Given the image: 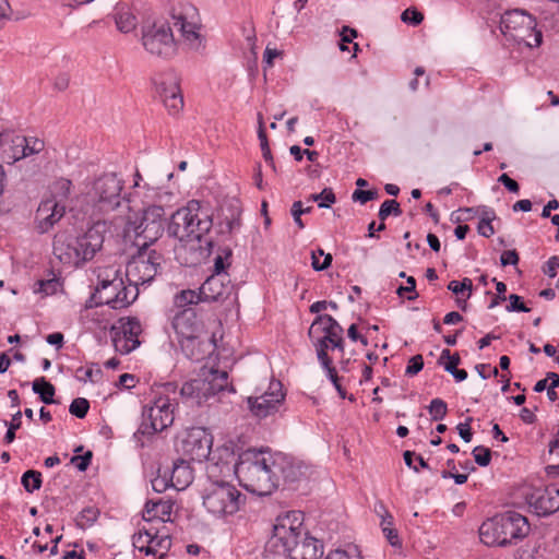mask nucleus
<instances>
[{
    "instance_id": "f257e3e1",
    "label": "nucleus",
    "mask_w": 559,
    "mask_h": 559,
    "mask_svg": "<svg viewBox=\"0 0 559 559\" xmlns=\"http://www.w3.org/2000/svg\"><path fill=\"white\" fill-rule=\"evenodd\" d=\"M213 221L207 209L203 207L197 200H192L187 206L178 209L170 217L168 235L179 240L175 247L177 259L182 264H194L195 261L181 259V252L187 250L197 251L201 249L202 237L212 228Z\"/></svg>"
},
{
    "instance_id": "f03ea898",
    "label": "nucleus",
    "mask_w": 559,
    "mask_h": 559,
    "mask_svg": "<svg viewBox=\"0 0 559 559\" xmlns=\"http://www.w3.org/2000/svg\"><path fill=\"white\" fill-rule=\"evenodd\" d=\"M274 471V455L263 450L243 451L235 464L240 485L258 496L271 495L277 488Z\"/></svg>"
},
{
    "instance_id": "7ed1b4c3",
    "label": "nucleus",
    "mask_w": 559,
    "mask_h": 559,
    "mask_svg": "<svg viewBox=\"0 0 559 559\" xmlns=\"http://www.w3.org/2000/svg\"><path fill=\"white\" fill-rule=\"evenodd\" d=\"M107 231V222L97 221L82 236L58 235L53 240V255L61 263L78 267L102 249Z\"/></svg>"
},
{
    "instance_id": "20e7f679",
    "label": "nucleus",
    "mask_w": 559,
    "mask_h": 559,
    "mask_svg": "<svg viewBox=\"0 0 559 559\" xmlns=\"http://www.w3.org/2000/svg\"><path fill=\"white\" fill-rule=\"evenodd\" d=\"M530 531V523L524 515L516 511H507L483 522L479 538L487 546L507 547L516 545Z\"/></svg>"
},
{
    "instance_id": "39448f33",
    "label": "nucleus",
    "mask_w": 559,
    "mask_h": 559,
    "mask_svg": "<svg viewBox=\"0 0 559 559\" xmlns=\"http://www.w3.org/2000/svg\"><path fill=\"white\" fill-rule=\"evenodd\" d=\"M124 181L116 173L97 177L86 193V201L94 214H110L121 209L129 210V200L122 194Z\"/></svg>"
},
{
    "instance_id": "423d86ee",
    "label": "nucleus",
    "mask_w": 559,
    "mask_h": 559,
    "mask_svg": "<svg viewBox=\"0 0 559 559\" xmlns=\"http://www.w3.org/2000/svg\"><path fill=\"white\" fill-rule=\"evenodd\" d=\"M177 385L173 382L164 383L155 392L152 405L143 411V421L139 431L143 435H154L169 427L174 421V403L168 396L176 393Z\"/></svg>"
},
{
    "instance_id": "0eeeda50",
    "label": "nucleus",
    "mask_w": 559,
    "mask_h": 559,
    "mask_svg": "<svg viewBox=\"0 0 559 559\" xmlns=\"http://www.w3.org/2000/svg\"><path fill=\"white\" fill-rule=\"evenodd\" d=\"M204 508L216 516L231 515L245 503L246 496L235 485L224 480H211L202 493Z\"/></svg>"
},
{
    "instance_id": "6e6552de",
    "label": "nucleus",
    "mask_w": 559,
    "mask_h": 559,
    "mask_svg": "<svg viewBox=\"0 0 559 559\" xmlns=\"http://www.w3.org/2000/svg\"><path fill=\"white\" fill-rule=\"evenodd\" d=\"M138 251L129 260L126 266V277L132 289H139L140 285L151 283L162 271L164 257L155 249L139 245Z\"/></svg>"
},
{
    "instance_id": "1a4fd4ad",
    "label": "nucleus",
    "mask_w": 559,
    "mask_h": 559,
    "mask_svg": "<svg viewBox=\"0 0 559 559\" xmlns=\"http://www.w3.org/2000/svg\"><path fill=\"white\" fill-rule=\"evenodd\" d=\"M139 289L127 287L119 271H114V277L102 278L90 298V307L107 305L112 309H122L131 305L138 297Z\"/></svg>"
},
{
    "instance_id": "9d476101",
    "label": "nucleus",
    "mask_w": 559,
    "mask_h": 559,
    "mask_svg": "<svg viewBox=\"0 0 559 559\" xmlns=\"http://www.w3.org/2000/svg\"><path fill=\"white\" fill-rule=\"evenodd\" d=\"M228 388V373L211 369L201 377L192 379L180 389L181 397L191 405L201 406L210 397Z\"/></svg>"
},
{
    "instance_id": "9b49d317",
    "label": "nucleus",
    "mask_w": 559,
    "mask_h": 559,
    "mask_svg": "<svg viewBox=\"0 0 559 559\" xmlns=\"http://www.w3.org/2000/svg\"><path fill=\"white\" fill-rule=\"evenodd\" d=\"M536 25L535 17L522 9L508 10L500 20V29L504 35L528 47H537L542 44L543 34Z\"/></svg>"
},
{
    "instance_id": "f8f14e48",
    "label": "nucleus",
    "mask_w": 559,
    "mask_h": 559,
    "mask_svg": "<svg viewBox=\"0 0 559 559\" xmlns=\"http://www.w3.org/2000/svg\"><path fill=\"white\" fill-rule=\"evenodd\" d=\"M142 44L147 52L163 58L171 57L176 51L173 31L167 24H153L144 28Z\"/></svg>"
},
{
    "instance_id": "ddd939ff",
    "label": "nucleus",
    "mask_w": 559,
    "mask_h": 559,
    "mask_svg": "<svg viewBox=\"0 0 559 559\" xmlns=\"http://www.w3.org/2000/svg\"><path fill=\"white\" fill-rule=\"evenodd\" d=\"M165 210L162 205H150L143 211L140 225L136 227L135 246L151 247L164 233Z\"/></svg>"
},
{
    "instance_id": "4468645a",
    "label": "nucleus",
    "mask_w": 559,
    "mask_h": 559,
    "mask_svg": "<svg viewBox=\"0 0 559 559\" xmlns=\"http://www.w3.org/2000/svg\"><path fill=\"white\" fill-rule=\"evenodd\" d=\"M285 400L283 385L277 380H272L269 390L259 396H249L247 404L252 415L259 419L266 418L278 412Z\"/></svg>"
},
{
    "instance_id": "2eb2a0df",
    "label": "nucleus",
    "mask_w": 559,
    "mask_h": 559,
    "mask_svg": "<svg viewBox=\"0 0 559 559\" xmlns=\"http://www.w3.org/2000/svg\"><path fill=\"white\" fill-rule=\"evenodd\" d=\"M156 93L170 115L178 114L183 108V97L179 80L175 72L168 71L154 79Z\"/></svg>"
},
{
    "instance_id": "dca6fc26",
    "label": "nucleus",
    "mask_w": 559,
    "mask_h": 559,
    "mask_svg": "<svg viewBox=\"0 0 559 559\" xmlns=\"http://www.w3.org/2000/svg\"><path fill=\"white\" fill-rule=\"evenodd\" d=\"M526 502L536 515L548 516L559 510V486L534 488L526 495Z\"/></svg>"
},
{
    "instance_id": "f3484780",
    "label": "nucleus",
    "mask_w": 559,
    "mask_h": 559,
    "mask_svg": "<svg viewBox=\"0 0 559 559\" xmlns=\"http://www.w3.org/2000/svg\"><path fill=\"white\" fill-rule=\"evenodd\" d=\"M121 326L112 329V343L120 354H129L140 345L139 335L142 326L136 318L121 319Z\"/></svg>"
},
{
    "instance_id": "a211bd4d",
    "label": "nucleus",
    "mask_w": 559,
    "mask_h": 559,
    "mask_svg": "<svg viewBox=\"0 0 559 559\" xmlns=\"http://www.w3.org/2000/svg\"><path fill=\"white\" fill-rule=\"evenodd\" d=\"M169 319L171 328L177 336V340L187 338V336L202 333L204 324L198 318L194 308H186L182 310H169Z\"/></svg>"
},
{
    "instance_id": "6ab92c4d",
    "label": "nucleus",
    "mask_w": 559,
    "mask_h": 559,
    "mask_svg": "<svg viewBox=\"0 0 559 559\" xmlns=\"http://www.w3.org/2000/svg\"><path fill=\"white\" fill-rule=\"evenodd\" d=\"M178 342L185 356L195 361L203 360L216 348L213 335H209L205 330Z\"/></svg>"
},
{
    "instance_id": "aec40b11",
    "label": "nucleus",
    "mask_w": 559,
    "mask_h": 559,
    "mask_svg": "<svg viewBox=\"0 0 559 559\" xmlns=\"http://www.w3.org/2000/svg\"><path fill=\"white\" fill-rule=\"evenodd\" d=\"M198 290L202 302H222L231 295L234 285L228 275L212 274Z\"/></svg>"
},
{
    "instance_id": "412c9836",
    "label": "nucleus",
    "mask_w": 559,
    "mask_h": 559,
    "mask_svg": "<svg viewBox=\"0 0 559 559\" xmlns=\"http://www.w3.org/2000/svg\"><path fill=\"white\" fill-rule=\"evenodd\" d=\"M301 531L289 521V518L280 520L273 527V535L270 543L274 547H282L283 552L289 556L296 548Z\"/></svg>"
},
{
    "instance_id": "4be33fe9",
    "label": "nucleus",
    "mask_w": 559,
    "mask_h": 559,
    "mask_svg": "<svg viewBox=\"0 0 559 559\" xmlns=\"http://www.w3.org/2000/svg\"><path fill=\"white\" fill-rule=\"evenodd\" d=\"M64 213V204L53 202L52 200L41 201L35 216L36 229L40 234L49 231L63 217Z\"/></svg>"
},
{
    "instance_id": "5701e85b",
    "label": "nucleus",
    "mask_w": 559,
    "mask_h": 559,
    "mask_svg": "<svg viewBox=\"0 0 559 559\" xmlns=\"http://www.w3.org/2000/svg\"><path fill=\"white\" fill-rule=\"evenodd\" d=\"M274 469L277 486L281 478L287 484H295L306 476V467L302 463L281 453L274 454Z\"/></svg>"
},
{
    "instance_id": "b1692460",
    "label": "nucleus",
    "mask_w": 559,
    "mask_h": 559,
    "mask_svg": "<svg viewBox=\"0 0 559 559\" xmlns=\"http://www.w3.org/2000/svg\"><path fill=\"white\" fill-rule=\"evenodd\" d=\"M320 333H323V335L314 334L313 338H311L312 345L319 362L329 366V361L332 360L328 354L330 344L343 336L344 329L340 323H335L334 326L322 328Z\"/></svg>"
},
{
    "instance_id": "393cba45",
    "label": "nucleus",
    "mask_w": 559,
    "mask_h": 559,
    "mask_svg": "<svg viewBox=\"0 0 559 559\" xmlns=\"http://www.w3.org/2000/svg\"><path fill=\"white\" fill-rule=\"evenodd\" d=\"M174 26L181 33L185 44L192 50H199L202 47V36L198 32L194 23L188 22L185 16H174Z\"/></svg>"
},
{
    "instance_id": "a878e982",
    "label": "nucleus",
    "mask_w": 559,
    "mask_h": 559,
    "mask_svg": "<svg viewBox=\"0 0 559 559\" xmlns=\"http://www.w3.org/2000/svg\"><path fill=\"white\" fill-rule=\"evenodd\" d=\"M323 555V544L321 540L305 536L299 540L293 554L292 559H319Z\"/></svg>"
},
{
    "instance_id": "bb28decb",
    "label": "nucleus",
    "mask_w": 559,
    "mask_h": 559,
    "mask_svg": "<svg viewBox=\"0 0 559 559\" xmlns=\"http://www.w3.org/2000/svg\"><path fill=\"white\" fill-rule=\"evenodd\" d=\"M45 147L44 141L33 136H16L13 140V151L16 160L38 154Z\"/></svg>"
},
{
    "instance_id": "cd10ccee",
    "label": "nucleus",
    "mask_w": 559,
    "mask_h": 559,
    "mask_svg": "<svg viewBox=\"0 0 559 559\" xmlns=\"http://www.w3.org/2000/svg\"><path fill=\"white\" fill-rule=\"evenodd\" d=\"M193 480V472L189 463L185 460H178L174 463L170 476V484L177 490L187 488Z\"/></svg>"
},
{
    "instance_id": "c85d7f7f",
    "label": "nucleus",
    "mask_w": 559,
    "mask_h": 559,
    "mask_svg": "<svg viewBox=\"0 0 559 559\" xmlns=\"http://www.w3.org/2000/svg\"><path fill=\"white\" fill-rule=\"evenodd\" d=\"M186 451L190 453L191 460L202 461L211 453V441L204 436L189 435L185 441Z\"/></svg>"
},
{
    "instance_id": "c756f323",
    "label": "nucleus",
    "mask_w": 559,
    "mask_h": 559,
    "mask_svg": "<svg viewBox=\"0 0 559 559\" xmlns=\"http://www.w3.org/2000/svg\"><path fill=\"white\" fill-rule=\"evenodd\" d=\"M443 359H448V362L444 364V370L451 373L457 382H462L467 379V371L465 369L457 368L461 362V358L457 353L451 355L449 349H443L439 358V364H442Z\"/></svg>"
},
{
    "instance_id": "7c9ffc66",
    "label": "nucleus",
    "mask_w": 559,
    "mask_h": 559,
    "mask_svg": "<svg viewBox=\"0 0 559 559\" xmlns=\"http://www.w3.org/2000/svg\"><path fill=\"white\" fill-rule=\"evenodd\" d=\"M171 510H173V504L167 502V501H163V500L153 501V500H150V501H147L145 503V508H144V511H143V519L145 521H152L155 518L164 520L165 516H169L170 515Z\"/></svg>"
},
{
    "instance_id": "2f4dec72",
    "label": "nucleus",
    "mask_w": 559,
    "mask_h": 559,
    "mask_svg": "<svg viewBox=\"0 0 559 559\" xmlns=\"http://www.w3.org/2000/svg\"><path fill=\"white\" fill-rule=\"evenodd\" d=\"M202 302L199 290L183 289L174 296V305L170 310L193 308V305Z\"/></svg>"
},
{
    "instance_id": "473e14b6",
    "label": "nucleus",
    "mask_w": 559,
    "mask_h": 559,
    "mask_svg": "<svg viewBox=\"0 0 559 559\" xmlns=\"http://www.w3.org/2000/svg\"><path fill=\"white\" fill-rule=\"evenodd\" d=\"M50 189L51 198L49 200L64 204L71 194L72 181L67 178H58L52 182Z\"/></svg>"
},
{
    "instance_id": "72a5a7b5",
    "label": "nucleus",
    "mask_w": 559,
    "mask_h": 559,
    "mask_svg": "<svg viewBox=\"0 0 559 559\" xmlns=\"http://www.w3.org/2000/svg\"><path fill=\"white\" fill-rule=\"evenodd\" d=\"M33 391L34 393L39 395V399L45 404H52L55 403L53 395H55V386L47 381L44 377L36 379L33 382Z\"/></svg>"
},
{
    "instance_id": "f704fd0d",
    "label": "nucleus",
    "mask_w": 559,
    "mask_h": 559,
    "mask_svg": "<svg viewBox=\"0 0 559 559\" xmlns=\"http://www.w3.org/2000/svg\"><path fill=\"white\" fill-rule=\"evenodd\" d=\"M115 22L118 29L122 33H129L135 28L136 19L128 10L119 9L115 14Z\"/></svg>"
},
{
    "instance_id": "c9c22d12",
    "label": "nucleus",
    "mask_w": 559,
    "mask_h": 559,
    "mask_svg": "<svg viewBox=\"0 0 559 559\" xmlns=\"http://www.w3.org/2000/svg\"><path fill=\"white\" fill-rule=\"evenodd\" d=\"M21 483L27 492L33 493L41 487V474L38 471L28 469L22 475Z\"/></svg>"
},
{
    "instance_id": "e433bc0d",
    "label": "nucleus",
    "mask_w": 559,
    "mask_h": 559,
    "mask_svg": "<svg viewBox=\"0 0 559 559\" xmlns=\"http://www.w3.org/2000/svg\"><path fill=\"white\" fill-rule=\"evenodd\" d=\"M320 365L324 369V371L326 372L328 378L333 383V385L336 389L341 399H346L347 397L346 391H345V389L340 383V378H338L337 372H336V370H335V368L333 366V361L330 360L329 361V366H325L324 364H320ZM348 400L350 402H354L355 397L353 395H349Z\"/></svg>"
},
{
    "instance_id": "4c0bfd02",
    "label": "nucleus",
    "mask_w": 559,
    "mask_h": 559,
    "mask_svg": "<svg viewBox=\"0 0 559 559\" xmlns=\"http://www.w3.org/2000/svg\"><path fill=\"white\" fill-rule=\"evenodd\" d=\"M230 258L231 249L228 247L222 248L214 259V274L227 275L225 271L230 265Z\"/></svg>"
},
{
    "instance_id": "58836bf2",
    "label": "nucleus",
    "mask_w": 559,
    "mask_h": 559,
    "mask_svg": "<svg viewBox=\"0 0 559 559\" xmlns=\"http://www.w3.org/2000/svg\"><path fill=\"white\" fill-rule=\"evenodd\" d=\"M380 509L384 511L385 516L382 515L381 526L382 531L392 546L399 544V535L396 530L392 527V516L386 512L383 504H380Z\"/></svg>"
},
{
    "instance_id": "ea45409f",
    "label": "nucleus",
    "mask_w": 559,
    "mask_h": 559,
    "mask_svg": "<svg viewBox=\"0 0 559 559\" xmlns=\"http://www.w3.org/2000/svg\"><path fill=\"white\" fill-rule=\"evenodd\" d=\"M308 201L318 202L319 207L326 209L336 202V197L331 188H324L320 193L311 194Z\"/></svg>"
},
{
    "instance_id": "a19ab883",
    "label": "nucleus",
    "mask_w": 559,
    "mask_h": 559,
    "mask_svg": "<svg viewBox=\"0 0 559 559\" xmlns=\"http://www.w3.org/2000/svg\"><path fill=\"white\" fill-rule=\"evenodd\" d=\"M335 323H338L332 316L330 314H319L312 322L308 335L310 338H313L314 334H320L322 328H331L334 326Z\"/></svg>"
},
{
    "instance_id": "79ce46f5",
    "label": "nucleus",
    "mask_w": 559,
    "mask_h": 559,
    "mask_svg": "<svg viewBox=\"0 0 559 559\" xmlns=\"http://www.w3.org/2000/svg\"><path fill=\"white\" fill-rule=\"evenodd\" d=\"M402 210L400 203L395 200H385L379 210L378 217L384 222L390 215L400 216Z\"/></svg>"
},
{
    "instance_id": "37998d69",
    "label": "nucleus",
    "mask_w": 559,
    "mask_h": 559,
    "mask_svg": "<svg viewBox=\"0 0 559 559\" xmlns=\"http://www.w3.org/2000/svg\"><path fill=\"white\" fill-rule=\"evenodd\" d=\"M428 412L432 420H441L448 413L447 403L443 400L436 397L430 402Z\"/></svg>"
},
{
    "instance_id": "c03bdc74",
    "label": "nucleus",
    "mask_w": 559,
    "mask_h": 559,
    "mask_svg": "<svg viewBox=\"0 0 559 559\" xmlns=\"http://www.w3.org/2000/svg\"><path fill=\"white\" fill-rule=\"evenodd\" d=\"M37 288L35 293H41L45 296L53 295L60 288L61 283L58 278L40 280L37 282Z\"/></svg>"
},
{
    "instance_id": "a18cd8bd",
    "label": "nucleus",
    "mask_w": 559,
    "mask_h": 559,
    "mask_svg": "<svg viewBox=\"0 0 559 559\" xmlns=\"http://www.w3.org/2000/svg\"><path fill=\"white\" fill-rule=\"evenodd\" d=\"M90 409V403L84 397H76L72 401L69 407V412L71 415L82 419L87 415Z\"/></svg>"
},
{
    "instance_id": "49530a36",
    "label": "nucleus",
    "mask_w": 559,
    "mask_h": 559,
    "mask_svg": "<svg viewBox=\"0 0 559 559\" xmlns=\"http://www.w3.org/2000/svg\"><path fill=\"white\" fill-rule=\"evenodd\" d=\"M325 559H361L360 554L356 546H350L348 549H335L328 554Z\"/></svg>"
},
{
    "instance_id": "de8ad7c7",
    "label": "nucleus",
    "mask_w": 559,
    "mask_h": 559,
    "mask_svg": "<svg viewBox=\"0 0 559 559\" xmlns=\"http://www.w3.org/2000/svg\"><path fill=\"white\" fill-rule=\"evenodd\" d=\"M99 511L93 507L85 508L81 511L78 524L79 526L85 528L94 524L96 522Z\"/></svg>"
},
{
    "instance_id": "09e8293b",
    "label": "nucleus",
    "mask_w": 559,
    "mask_h": 559,
    "mask_svg": "<svg viewBox=\"0 0 559 559\" xmlns=\"http://www.w3.org/2000/svg\"><path fill=\"white\" fill-rule=\"evenodd\" d=\"M473 456L475 462L481 466H488L491 461V451L483 445L475 447L473 450Z\"/></svg>"
},
{
    "instance_id": "8fccbe9b",
    "label": "nucleus",
    "mask_w": 559,
    "mask_h": 559,
    "mask_svg": "<svg viewBox=\"0 0 559 559\" xmlns=\"http://www.w3.org/2000/svg\"><path fill=\"white\" fill-rule=\"evenodd\" d=\"M103 376V372L100 368H96L95 370L93 368L84 369L82 367L76 369V378L81 381L86 382L87 380L92 382H97Z\"/></svg>"
},
{
    "instance_id": "3c124183",
    "label": "nucleus",
    "mask_w": 559,
    "mask_h": 559,
    "mask_svg": "<svg viewBox=\"0 0 559 559\" xmlns=\"http://www.w3.org/2000/svg\"><path fill=\"white\" fill-rule=\"evenodd\" d=\"M401 20L406 24L416 26L421 23L424 15L415 8H408L402 13Z\"/></svg>"
},
{
    "instance_id": "603ef678",
    "label": "nucleus",
    "mask_w": 559,
    "mask_h": 559,
    "mask_svg": "<svg viewBox=\"0 0 559 559\" xmlns=\"http://www.w3.org/2000/svg\"><path fill=\"white\" fill-rule=\"evenodd\" d=\"M472 287V280L467 277L463 278L462 282L451 281L448 285V289L455 295L462 294L464 290H468L467 298L471 296Z\"/></svg>"
},
{
    "instance_id": "864d4df0",
    "label": "nucleus",
    "mask_w": 559,
    "mask_h": 559,
    "mask_svg": "<svg viewBox=\"0 0 559 559\" xmlns=\"http://www.w3.org/2000/svg\"><path fill=\"white\" fill-rule=\"evenodd\" d=\"M132 545L139 551L144 552L146 556H155L156 548L153 547V544H146L142 535H133L132 536Z\"/></svg>"
},
{
    "instance_id": "5fc2aeb1",
    "label": "nucleus",
    "mask_w": 559,
    "mask_h": 559,
    "mask_svg": "<svg viewBox=\"0 0 559 559\" xmlns=\"http://www.w3.org/2000/svg\"><path fill=\"white\" fill-rule=\"evenodd\" d=\"M510 304L507 306L508 312H530L531 309L525 306L519 295L512 294L509 296Z\"/></svg>"
},
{
    "instance_id": "6e6d98bb",
    "label": "nucleus",
    "mask_w": 559,
    "mask_h": 559,
    "mask_svg": "<svg viewBox=\"0 0 559 559\" xmlns=\"http://www.w3.org/2000/svg\"><path fill=\"white\" fill-rule=\"evenodd\" d=\"M407 285L400 286L396 290V294L400 297H403L405 293H412V295L407 296L408 300H415L418 297V294L416 293V280L413 276L406 277Z\"/></svg>"
},
{
    "instance_id": "4d7b16f0",
    "label": "nucleus",
    "mask_w": 559,
    "mask_h": 559,
    "mask_svg": "<svg viewBox=\"0 0 559 559\" xmlns=\"http://www.w3.org/2000/svg\"><path fill=\"white\" fill-rule=\"evenodd\" d=\"M377 198H378V191L377 190L356 189L353 192V194H352L353 201L360 202L361 204H365L368 201L374 200Z\"/></svg>"
},
{
    "instance_id": "13d9d810",
    "label": "nucleus",
    "mask_w": 559,
    "mask_h": 559,
    "mask_svg": "<svg viewBox=\"0 0 559 559\" xmlns=\"http://www.w3.org/2000/svg\"><path fill=\"white\" fill-rule=\"evenodd\" d=\"M424 368V359L421 355H415L408 360L405 374L413 377L416 376Z\"/></svg>"
},
{
    "instance_id": "bf43d9fd",
    "label": "nucleus",
    "mask_w": 559,
    "mask_h": 559,
    "mask_svg": "<svg viewBox=\"0 0 559 559\" xmlns=\"http://www.w3.org/2000/svg\"><path fill=\"white\" fill-rule=\"evenodd\" d=\"M357 37V31L349 26H343L341 32L340 49L342 51L348 50L347 44L352 43Z\"/></svg>"
},
{
    "instance_id": "052dcab7",
    "label": "nucleus",
    "mask_w": 559,
    "mask_h": 559,
    "mask_svg": "<svg viewBox=\"0 0 559 559\" xmlns=\"http://www.w3.org/2000/svg\"><path fill=\"white\" fill-rule=\"evenodd\" d=\"M222 229L221 233H228L231 234L234 230L239 229L240 227V212L237 211L236 213H233L230 217H226L225 224L221 225Z\"/></svg>"
},
{
    "instance_id": "680f3d73",
    "label": "nucleus",
    "mask_w": 559,
    "mask_h": 559,
    "mask_svg": "<svg viewBox=\"0 0 559 559\" xmlns=\"http://www.w3.org/2000/svg\"><path fill=\"white\" fill-rule=\"evenodd\" d=\"M92 457L93 453L91 451H87L83 455L73 456L71 459V463H73L80 472H84L88 468Z\"/></svg>"
},
{
    "instance_id": "e2e57ef3",
    "label": "nucleus",
    "mask_w": 559,
    "mask_h": 559,
    "mask_svg": "<svg viewBox=\"0 0 559 559\" xmlns=\"http://www.w3.org/2000/svg\"><path fill=\"white\" fill-rule=\"evenodd\" d=\"M290 214L294 218L295 224L299 229L305 228V224L301 219V215L304 214V206L301 201H295L290 207Z\"/></svg>"
},
{
    "instance_id": "0e129e2a",
    "label": "nucleus",
    "mask_w": 559,
    "mask_h": 559,
    "mask_svg": "<svg viewBox=\"0 0 559 559\" xmlns=\"http://www.w3.org/2000/svg\"><path fill=\"white\" fill-rule=\"evenodd\" d=\"M473 418L472 417H467L466 420L464 423H460L457 426H456V429H457V432L460 435V437L465 441V442H471L472 441V438H473V432L471 430V423H472Z\"/></svg>"
},
{
    "instance_id": "69168bd1",
    "label": "nucleus",
    "mask_w": 559,
    "mask_h": 559,
    "mask_svg": "<svg viewBox=\"0 0 559 559\" xmlns=\"http://www.w3.org/2000/svg\"><path fill=\"white\" fill-rule=\"evenodd\" d=\"M496 283V297L491 300L489 305V309H492L497 307L500 301H504L507 297L504 296V293L507 292V285L503 282H498L496 278L492 280Z\"/></svg>"
},
{
    "instance_id": "338daca9",
    "label": "nucleus",
    "mask_w": 559,
    "mask_h": 559,
    "mask_svg": "<svg viewBox=\"0 0 559 559\" xmlns=\"http://www.w3.org/2000/svg\"><path fill=\"white\" fill-rule=\"evenodd\" d=\"M559 267V257L552 255L543 266V272L549 277H555L557 275V269Z\"/></svg>"
},
{
    "instance_id": "774afa93",
    "label": "nucleus",
    "mask_w": 559,
    "mask_h": 559,
    "mask_svg": "<svg viewBox=\"0 0 559 559\" xmlns=\"http://www.w3.org/2000/svg\"><path fill=\"white\" fill-rule=\"evenodd\" d=\"M500 262L502 266L516 265L519 263V254L515 250L503 251L500 257Z\"/></svg>"
}]
</instances>
